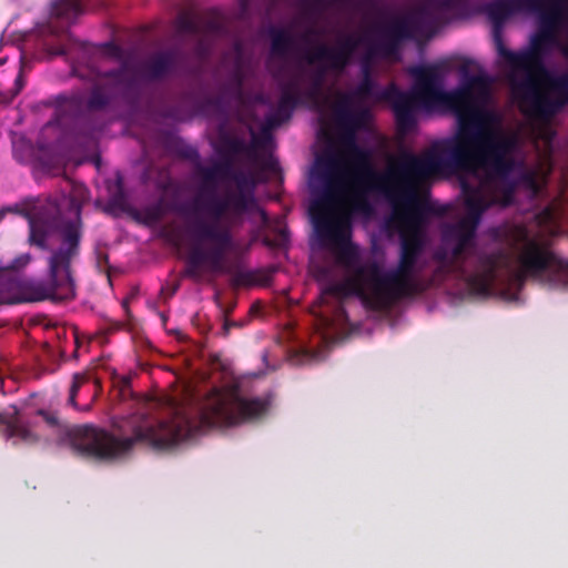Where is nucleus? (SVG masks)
<instances>
[{
  "instance_id": "1",
  "label": "nucleus",
  "mask_w": 568,
  "mask_h": 568,
  "mask_svg": "<svg viewBox=\"0 0 568 568\" xmlns=\"http://www.w3.org/2000/svg\"><path fill=\"white\" fill-rule=\"evenodd\" d=\"M462 91L452 104L459 133L433 144L424 155L403 152L385 180L390 219L398 233L397 257L368 264L372 302L385 306L424 293L448 276L474 291L517 302L526 278L568 290V258L550 248L568 213L551 204L526 220H510L475 233L491 206L534 200L546 172L530 164L520 135L503 128L491 106L490 83L462 70Z\"/></svg>"
},
{
  "instance_id": "2",
  "label": "nucleus",
  "mask_w": 568,
  "mask_h": 568,
  "mask_svg": "<svg viewBox=\"0 0 568 568\" xmlns=\"http://www.w3.org/2000/svg\"><path fill=\"white\" fill-rule=\"evenodd\" d=\"M460 1L426 0L410 12L393 17L387 24L379 26L376 39L367 33L356 39L348 37L334 49L320 43L315 52L307 50L294 61H290V52L295 44L291 30L271 27V57L266 67L281 94L276 108L265 116V126H278L300 103L317 109L327 74L341 77L359 45L364 47L359 57L361 79L374 78L376 59L396 55L405 40L432 37L440 24L448 21Z\"/></svg>"
},
{
  "instance_id": "3",
  "label": "nucleus",
  "mask_w": 568,
  "mask_h": 568,
  "mask_svg": "<svg viewBox=\"0 0 568 568\" xmlns=\"http://www.w3.org/2000/svg\"><path fill=\"white\" fill-rule=\"evenodd\" d=\"M334 112L342 129V149L316 161V172L311 182L314 199L310 209L316 231L345 272V281L329 284L327 291L337 297L354 293L372 301L371 262L362 263L359 248L351 241V213H371L372 206L365 195L367 191H378L387 199L385 180L389 170L384 174L376 173L369 151L357 141L358 131L369 121V108L335 104Z\"/></svg>"
},
{
  "instance_id": "4",
  "label": "nucleus",
  "mask_w": 568,
  "mask_h": 568,
  "mask_svg": "<svg viewBox=\"0 0 568 568\" xmlns=\"http://www.w3.org/2000/svg\"><path fill=\"white\" fill-rule=\"evenodd\" d=\"M223 176L232 180L239 192L220 195L215 189H203L183 206V234L187 248L185 275L201 282L227 271V260L239 244L232 232L234 220L244 213L257 212L262 221L266 214L254 196L252 174L234 170L231 164L216 165L207 179Z\"/></svg>"
},
{
  "instance_id": "5",
  "label": "nucleus",
  "mask_w": 568,
  "mask_h": 568,
  "mask_svg": "<svg viewBox=\"0 0 568 568\" xmlns=\"http://www.w3.org/2000/svg\"><path fill=\"white\" fill-rule=\"evenodd\" d=\"M169 419L135 414L114 423L118 434L92 425L69 428L50 412L39 410L31 418L14 412L0 414V432L13 444L32 445L41 438L57 440L74 453L99 460H113L128 454L134 443L145 442L159 448L176 444V403L170 406Z\"/></svg>"
},
{
  "instance_id": "6",
  "label": "nucleus",
  "mask_w": 568,
  "mask_h": 568,
  "mask_svg": "<svg viewBox=\"0 0 568 568\" xmlns=\"http://www.w3.org/2000/svg\"><path fill=\"white\" fill-rule=\"evenodd\" d=\"M537 14L539 30L531 37L528 48L511 51L505 47L501 36L494 41L515 93L529 104L531 112L540 120L542 128L537 134L544 139L549 152H552L556 134L549 122L568 104V72L547 70L544 55L556 48L568 59V28L567 41L564 42L559 38V30L564 27V13L559 4Z\"/></svg>"
},
{
  "instance_id": "7",
  "label": "nucleus",
  "mask_w": 568,
  "mask_h": 568,
  "mask_svg": "<svg viewBox=\"0 0 568 568\" xmlns=\"http://www.w3.org/2000/svg\"><path fill=\"white\" fill-rule=\"evenodd\" d=\"M84 200L85 190L79 186L74 194L63 193L39 201L29 213L30 244L50 250L48 278L31 284L32 300L64 301L74 296L71 263L79 253L80 212Z\"/></svg>"
},
{
  "instance_id": "8",
  "label": "nucleus",
  "mask_w": 568,
  "mask_h": 568,
  "mask_svg": "<svg viewBox=\"0 0 568 568\" xmlns=\"http://www.w3.org/2000/svg\"><path fill=\"white\" fill-rule=\"evenodd\" d=\"M408 74L414 84L408 91L399 90L394 83L381 87L374 78L361 79L352 90L337 93L335 104L358 108L372 102H388L395 113L399 132H412L417 123L419 110H429L434 104H452L462 91H446L444 75L436 67L413 65Z\"/></svg>"
},
{
  "instance_id": "9",
  "label": "nucleus",
  "mask_w": 568,
  "mask_h": 568,
  "mask_svg": "<svg viewBox=\"0 0 568 568\" xmlns=\"http://www.w3.org/2000/svg\"><path fill=\"white\" fill-rule=\"evenodd\" d=\"M109 58L121 60L122 49L113 43H104L101 47L81 45V57L72 65V70L79 78L89 80L92 89L90 93L77 92L64 98L60 111H69L72 116H78L89 111L101 110L114 94L126 88L125 65L116 70L102 71V64Z\"/></svg>"
},
{
  "instance_id": "10",
  "label": "nucleus",
  "mask_w": 568,
  "mask_h": 568,
  "mask_svg": "<svg viewBox=\"0 0 568 568\" xmlns=\"http://www.w3.org/2000/svg\"><path fill=\"white\" fill-rule=\"evenodd\" d=\"M546 8V0H494L485 6V12L493 23V38L499 39L504 23L514 13H538Z\"/></svg>"
},
{
  "instance_id": "11",
  "label": "nucleus",
  "mask_w": 568,
  "mask_h": 568,
  "mask_svg": "<svg viewBox=\"0 0 568 568\" xmlns=\"http://www.w3.org/2000/svg\"><path fill=\"white\" fill-rule=\"evenodd\" d=\"M83 12L81 0H55L51 4L48 24L40 32L48 36H63Z\"/></svg>"
},
{
  "instance_id": "12",
  "label": "nucleus",
  "mask_w": 568,
  "mask_h": 568,
  "mask_svg": "<svg viewBox=\"0 0 568 568\" xmlns=\"http://www.w3.org/2000/svg\"><path fill=\"white\" fill-rule=\"evenodd\" d=\"M294 2L301 10L302 20L307 22L304 32L301 34V41L308 44L314 38L325 34L323 30L316 28V21L325 10L334 4H351L353 0H294Z\"/></svg>"
},
{
  "instance_id": "13",
  "label": "nucleus",
  "mask_w": 568,
  "mask_h": 568,
  "mask_svg": "<svg viewBox=\"0 0 568 568\" xmlns=\"http://www.w3.org/2000/svg\"><path fill=\"white\" fill-rule=\"evenodd\" d=\"M174 63L175 55L173 52H158L143 62L142 72L148 79L159 80L172 71Z\"/></svg>"
},
{
  "instance_id": "14",
  "label": "nucleus",
  "mask_w": 568,
  "mask_h": 568,
  "mask_svg": "<svg viewBox=\"0 0 568 568\" xmlns=\"http://www.w3.org/2000/svg\"><path fill=\"white\" fill-rule=\"evenodd\" d=\"M245 62L244 51L241 42L236 41L232 50L231 82L235 94L240 95L244 81Z\"/></svg>"
},
{
  "instance_id": "15",
  "label": "nucleus",
  "mask_w": 568,
  "mask_h": 568,
  "mask_svg": "<svg viewBox=\"0 0 568 568\" xmlns=\"http://www.w3.org/2000/svg\"><path fill=\"white\" fill-rule=\"evenodd\" d=\"M84 386H89V377L82 373L74 374L72 378V384L69 389L68 404L71 405L74 409L81 412L90 410L92 400L94 399V396H92L91 400L85 403L84 405H79L75 402L78 392Z\"/></svg>"
},
{
  "instance_id": "16",
  "label": "nucleus",
  "mask_w": 568,
  "mask_h": 568,
  "mask_svg": "<svg viewBox=\"0 0 568 568\" xmlns=\"http://www.w3.org/2000/svg\"><path fill=\"white\" fill-rule=\"evenodd\" d=\"M31 260H32L31 254H29V253L21 254L20 256L16 257L12 261L11 268H13V270L22 268L27 264H29L31 262Z\"/></svg>"
},
{
  "instance_id": "17",
  "label": "nucleus",
  "mask_w": 568,
  "mask_h": 568,
  "mask_svg": "<svg viewBox=\"0 0 568 568\" xmlns=\"http://www.w3.org/2000/svg\"><path fill=\"white\" fill-rule=\"evenodd\" d=\"M182 28L185 32H189V33H193V34H196L197 31H199V26L195 21L193 20H184L182 22Z\"/></svg>"
},
{
  "instance_id": "18",
  "label": "nucleus",
  "mask_w": 568,
  "mask_h": 568,
  "mask_svg": "<svg viewBox=\"0 0 568 568\" xmlns=\"http://www.w3.org/2000/svg\"><path fill=\"white\" fill-rule=\"evenodd\" d=\"M47 45V50L49 52L50 55H63L67 53V50L63 45H59V47H52L50 44H45Z\"/></svg>"
},
{
  "instance_id": "19",
  "label": "nucleus",
  "mask_w": 568,
  "mask_h": 568,
  "mask_svg": "<svg viewBox=\"0 0 568 568\" xmlns=\"http://www.w3.org/2000/svg\"><path fill=\"white\" fill-rule=\"evenodd\" d=\"M24 85V81H23V78H22V74L20 73L14 82V90H13V93L12 95H17L23 88Z\"/></svg>"
},
{
  "instance_id": "20",
  "label": "nucleus",
  "mask_w": 568,
  "mask_h": 568,
  "mask_svg": "<svg viewBox=\"0 0 568 568\" xmlns=\"http://www.w3.org/2000/svg\"><path fill=\"white\" fill-rule=\"evenodd\" d=\"M265 166H267L272 173H276V172H277V170H278L277 162H276V161H274L273 159H268V160L265 162Z\"/></svg>"
},
{
  "instance_id": "21",
  "label": "nucleus",
  "mask_w": 568,
  "mask_h": 568,
  "mask_svg": "<svg viewBox=\"0 0 568 568\" xmlns=\"http://www.w3.org/2000/svg\"><path fill=\"white\" fill-rule=\"evenodd\" d=\"M211 30L214 32V33H220L221 32V26L217 24V23H212L210 26Z\"/></svg>"
},
{
  "instance_id": "22",
  "label": "nucleus",
  "mask_w": 568,
  "mask_h": 568,
  "mask_svg": "<svg viewBox=\"0 0 568 568\" xmlns=\"http://www.w3.org/2000/svg\"><path fill=\"white\" fill-rule=\"evenodd\" d=\"M229 323H225L224 326H223V329H224V334L226 335L227 332H229Z\"/></svg>"
},
{
  "instance_id": "23",
  "label": "nucleus",
  "mask_w": 568,
  "mask_h": 568,
  "mask_svg": "<svg viewBox=\"0 0 568 568\" xmlns=\"http://www.w3.org/2000/svg\"><path fill=\"white\" fill-rule=\"evenodd\" d=\"M555 4H559L561 7L560 0H554V2L551 3L550 8H552Z\"/></svg>"
},
{
  "instance_id": "24",
  "label": "nucleus",
  "mask_w": 568,
  "mask_h": 568,
  "mask_svg": "<svg viewBox=\"0 0 568 568\" xmlns=\"http://www.w3.org/2000/svg\"><path fill=\"white\" fill-rule=\"evenodd\" d=\"M11 302H12V301H8V300H6V298H3V297H0V304H2V303H11Z\"/></svg>"
},
{
  "instance_id": "25",
  "label": "nucleus",
  "mask_w": 568,
  "mask_h": 568,
  "mask_svg": "<svg viewBox=\"0 0 568 568\" xmlns=\"http://www.w3.org/2000/svg\"><path fill=\"white\" fill-rule=\"evenodd\" d=\"M204 50H205V49L201 45V47H200V51H201V53H204Z\"/></svg>"
},
{
  "instance_id": "26",
  "label": "nucleus",
  "mask_w": 568,
  "mask_h": 568,
  "mask_svg": "<svg viewBox=\"0 0 568 568\" xmlns=\"http://www.w3.org/2000/svg\"><path fill=\"white\" fill-rule=\"evenodd\" d=\"M4 60L0 59V63H2Z\"/></svg>"
}]
</instances>
